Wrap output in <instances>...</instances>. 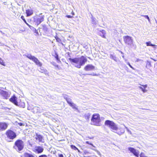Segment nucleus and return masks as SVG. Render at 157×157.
Listing matches in <instances>:
<instances>
[{
  "mask_svg": "<svg viewBox=\"0 0 157 157\" xmlns=\"http://www.w3.org/2000/svg\"><path fill=\"white\" fill-rule=\"evenodd\" d=\"M44 150L43 147L40 146H37L35 147L34 151L37 154H40L42 153Z\"/></svg>",
  "mask_w": 157,
  "mask_h": 157,
  "instance_id": "obj_14",
  "label": "nucleus"
},
{
  "mask_svg": "<svg viewBox=\"0 0 157 157\" xmlns=\"http://www.w3.org/2000/svg\"><path fill=\"white\" fill-rule=\"evenodd\" d=\"M0 64L3 66H5V64L4 62L1 58H0Z\"/></svg>",
  "mask_w": 157,
  "mask_h": 157,
  "instance_id": "obj_25",
  "label": "nucleus"
},
{
  "mask_svg": "<svg viewBox=\"0 0 157 157\" xmlns=\"http://www.w3.org/2000/svg\"><path fill=\"white\" fill-rule=\"evenodd\" d=\"M24 146L23 141L21 140L18 139L15 141L13 148L18 151H21L23 149Z\"/></svg>",
  "mask_w": 157,
  "mask_h": 157,
  "instance_id": "obj_3",
  "label": "nucleus"
},
{
  "mask_svg": "<svg viewBox=\"0 0 157 157\" xmlns=\"http://www.w3.org/2000/svg\"><path fill=\"white\" fill-rule=\"evenodd\" d=\"M0 95L5 99H8L10 96L8 92L1 90H0Z\"/></svg>",
  "mask_w": 157,
  "mask_h": 157,
  "instance_id": "obj_9",
  "label": "nucleus"
},
{
  "mask_svg": "<svg viewBox=\"0 0 157 157\" xmlns=\"http://www.w3.org/2000/svg\"><path fill=\"white\" fill-rule=\"evenodd\" d=\"M55 39L56 41L58 42H60L61 41V40L57 36H56Z\"/></svg>",
  "mask_w": 157,
  "mask_h": 157,
  "instance_id": "obj_27",
  "label": "nucleus"
},
{
  "mask_svg": "<svg viewBox=\"0 0 157 157\" xmlns=\"http://www.w3.org/2000/svg\"><path fill=\"white\" fill-rule=\"evenodd\" d=\"M55 67H57V68H59V66H58V65H55Z\"/></svg>",
  "mask_w": 157,
  "mask_h": 157,
  "instance_id": "obj_40",
  "label": "nucleus"
},
{
  "mask_svg": "<svg viewBox=\"0 0 157 157\" xmlns=\"http://www.w3.org/2000/svg\"><path fill=\"white\" fill-rule=\"evenodd\" d=\"M146 44L147 46H151L153 47L154 48H156V46L155 44H152L151 43V42H150V41H148L147 42H146Z\"/></svg>",
  "mask_w": 157,
  "mask_h": 157,
  "instance_id": "obj_22",
  "label": "nucleus"
},
{
  "mask_svg": "<svg viewBox=\"0 0 157 157\" xmlns=\"http://www.w3.org/2000/svg\"><path fill=\"white\" fill-rule=\"evenodd\" d=\"M84 69L86 71H92L95 69V67L91 64H87L84 67Z\"/></svg>",
  "mask_w": 157,
  "mask_h": 157,
  "instance_id": "obj_13",
  "label": "nucleus"
},
{
  "mask_svg": "<svg viewBox=\"0 0 157 157\" xmlns=\"http://www.w3.org/2000/svg\"><path fill=\"white\" fill-rule=\"evenodd\" d=\"M39 157H48V156L47 155L43 154L39 156Z\"/></svg>",
  "mask_w": 157,
  "mask_h": 157,
  "instance_id": "obj_32",
  "label": "nucleus"
},
{
  "mask_svg": "<svg viewBox=\"0 0 157 157\" xmlns=\"http://www.w3.org/2000/svg\"><path fill=\"white\" fill-rule=\"evenodd\" d=\"M152 59L153 60H154L155 61H157V60L156 59Z\"/></svg>",
  "mask_w": 157,
  "mask_h": 157,
  "instance_id": "obj_39",
  "label": "nucleus"
},
{
  "mask_svg": "<svg viewBox=\"0 0 157 157\" xmlns=\"http://www.w3.org/2000/svg\"><path fill=\"white\" fill-rule=\"evenodd\" d=\"M64 98L66 100L67 103L73 109L76 110L78 108L76 107V105L72 102L71 99L65 96L64 97Z\"/></svg>",
  "mask_w": 157,
  "mask_h": 157,
  "instance_id": "obj_8",
  "label": "nucleus"
},
{
  "mask_svg": "<svg viewBox=\"0 0 157 157\" xmlns=\"http://www.w3.org/2000/svg\"><path fill=\"white\" fill-rule=\"evenodd\" d=\"M114 123L113 121L108 120L105 121V125L108 126L110 128Z\"/></svg>",
  "mask_w": 157,
  "mask_h": 157,
  "instance_id": "obj_16",
  "label": "nucleus"
},
{
  "mask_svg": "<svg viewBox=\"0 0 157 157\" xmlns=\"http://www.w3.org/2000/svg\"><path fill=\"white\" fill-rule=\"evenodd\" d=\"M25 56L29 59L32 60L37 66L40 67L42 66V63L39 61L38 59L34 56H32L31 54H28L26 55Z\"/></svg>",
  "mask_w": 157,
  "mask_h": 157,
  "instance_id": "obj_6",
  "label": "nucleus"
},
{
  "mask_svg": "<svg viewBox=\"0 0 157 157\" xmlns=\"http://www.w3.org/2000/svg\"><path fill=\"white\" fill-rule=\"evenodd\" d=\"M140 157H148L146 156L144 153L141 152L140 154Z\"/></svg>",
  "mask_w": 157,
  "mask_h": 157,
  "instance_id": "obj_28",
  "label": "nucleus"
},
{
  "mask_svg": "<svg viewBox=\"0 0 157 157\" xmlns=\"http://www.w3.org/2000/svg\"><path fill=\"white\" fill-rule=\"evenodd\" d=\"M86 144H90V145H91L92 147H95V146H94V145H93V144H92L90 142H89V141H86Z\"/></svg>",
  "mask_w": 157,
  "mask_h": 157,
  "instance_id": "obj_29",
  "label": "nucleus"
},
{
  "mask_svg": "<svg viewBox=\"0 0 157 157\" xmlns=\"http://www.w3.org/2000/svg\"><path fill=\"white\" fill-rule=\"evenodd\" d=\"M100 36L103 38H106L105 36L106 34L105 31L104 30H102L100 31Z\"/></svg>",
  "mask_w": 157,
  "mask_h": 157,
  "instance_id": "obj_20",
  "label": "nucleus"
},
{
  "mask_svg": "<svg viewBox=\"0 0 157 157\" xmlns=\"http://www.w3.org/2000/svg\"><path fill=\"white\" fill-rule=\"evenodd\" d=\"M70 147L72 149H73L75 150H76L77 149H78V148L75 145H71Z\"/></svg>",
  "mask_w": 157,
  "mask_h": 157,
  "instance_id": "obj_26",
  "label": "nucleus"
},
{
  "mask_svg": "<svg viewBox=\"0 0 157 157\" xmlns=\"http://www.w3.org/2000/svg\"><path fill=\"white\" fill-rule=\"evenodd\" d=\"M69 59L71 63H75V67L78 68H80L87 61L86 57L83 56H82L80 57H76L73 59L70 58Z\"/></svg>",
  "mask_w": 157,
  "mask_h": 157,
  "instance_id": "obj_1",
  "label": "nucleus"
},
{
  "mask_svg": "<svg viewBox=\"0 0 157 157\" xmlns=\"http://www.w3.org/2000/svg\"><path fill=\"white\" fill-rule=\"evenodd\" d=\"M33 11L32 10L27 9L26 10V16L29 17L33 14Z\"/></svg>",
  "mask_w": 157,
  "mask_h": 157,
  "instance_id": "obj_17",
  "label": "nucleus"
},
{
  "mask_svg": "<svg viewBox=\"0 0 157 157\" xmlns=\"http://www.w3.org/2000/svg\"><path fill=\"white\" fill-rule=\"evenodd\" d=\"M8 124L5 122H0V131L6 130L8 128Z\"/></svg>",
  "mask_w": 157,
  "mask_h": 157,
  "instance_id": "obj_11",
  "label": "nucleus"
},
{
  "mask_svg": "<svg viewBox=\"0 0 157 157\" xmlns=\"http://www.w3.org/2000/svg\"><path fill=\"white\" fill-rule=\"evenodd\" d=\"M142 86H139V88L144 93L147 91V90H146V88L147 87V85L146 84L145 85H141Z\"/></svg>",
  "mask_w": 157,
  "mask_h": 157,
  "instance_id": "obj_18",
  "label": "nucleus"
},
{
  "mask_svg": "<svg viewBox=\"0 0 157 157\" xmlns=\"http://www.w3.org/2000/svg\"><path fill=\"white\" fill-rule=\"evenodd\" d=\"M35 139L36 140H38L39 142H43V141L44 140L43 136L42 135L38 134L37 133H36Z\"/></svg>",
  "mask_w": 157,
  "mask_h": 157,
  "instance_id": "obj_15",
  "label": "nucleus"
},
{
  "mask_svg": "<svg viewBox=\"0 0 157 157\" xmlns=\"http://www.w3.org/2000/svg\"><path fill=\"white\" fill-rule=\"evenodd\" d=\"M110 128L113 131H117L118 129V128L115 123L110 127Z\"/></svg>",
  "mask_w": 157,
  "mask_h": 157,
  "instance_id": "obj_19",
  "label": "nucleus"
},
{
  "mask_svg": "<svg viewBox=\"0 0 157 157\" xmlns=\"http://www.w3.org/2000/svg\"><path fill=\"white\" fill-rule=\"evenodd\" d=\"M110 58L112 59H114V60H116V58L115 56H113V55H111L110 56Z\"/></svg>",
  "mask_w": 157,
  "mask_h": 157,
  "instance_id": "obj_30",
  "label": "nucleus"
},
{
  "mask_svg": "<svg viewBox=\"0 0 157 157\" xmlns=\"http://www.w3.org/2000/svg\"><path fill=\"white\" fill-rule=\"evenodd\" d=\"M23 157H34V156L31 154L26 152L24 154Z\"/></svg>",
  "mask_w": 157,
  "mask_h": 157,
  "instance_id": "obj_21",
  "label": "nucleus"
},
{
  "mask_svg": "<svg viewBox=\"0 0 157 157\" xmlns=\"http://www.w3.org/2000/svg\"><path fill=\"white\" fill-rule=\"evenodd\" d=\"M18 124L20 126H22V125H24V124L22 123H18Z\"/></svg>",
  "mask_w": 157,
  "mask_h": 157,
  "instance_id": "obj_37",
  "label": "nucleus"
},
{
  "mask_svg": "<svg viewBox=\"0 0 157 157\" xmlns=\"http://www.w3.org/2000/svg\"><path fill=\"white\" fill-rule=\"evenodd\" d=\"M71 14H72L73 15H74L75 14H74V13L73 12V11H72V12H71Z\"/></svg>",
  "mask_w": 157,
  "mask_h": 157,
  "instance_id": "obj_38",
  "label": "nucleus"
},
{
  "mask_svg": "<svg viewBox=\"0 0 157 157\" xmlns=\"http://www.w3.org/2000/svg\"><path fill=\"white\" fill-rule=\"evenodd\" d=\"M10 101L14 104L15 105L17 106H22L23 107L25 106V104L23 103V104H21L20 102H18L17 101V98L15 95H13L11 98L9 99Z\"/></svg>",
  "mask_w": 157,
  "mask_h": 157,
  "instance_id": "obj_7",
  "label": "nucleus"
},
{
  "mask_svg": "<svg viewBox=\"0 0 157 157\" xmlns=\"http://www.w3.org/2000/svg\"><path fill=\"white\" fill-rule=\"evenodd\" d=\"M125 44L131 47L134 46L133 39L132 37L129 36H125L123 37Z\"/></svg>",
  "mask_w": 157,
  "mask_h": 157,
  "instance_id": "obj_4",
  "label": "nucleus"
},
{
  "mask_svg": "<svg viewBox=\"0 0 157 157\" xmlns=\"http://www.w3.org/2000/svg\"><path fill=\"white\" fill-rule=\"evenodd\" d=\"M58 156L59 157H63V156L62 154H58Z\"/></svg>",
  "mask_w": 157,
  "mask_h": 157,
  "instance_id": "obj_36",
  "label": "nucleus"
},
{
  "mask_svg": "<svg viewBox=\"0 0 157 157\" xmlns=\"http://www.w3.org/2000/svg\"><path fill=\"white\" fill-rule=\"evenodd\" d=\"M87 117V118H89V117H90V115L88 116Z\"/></svg>",
  "mask_w": 157,
  "mask_h": 157,
  "instance_id": "obj_42",
  "label": "nucleus"
},
{
  "mask_svg": "<svg viewBox=\"0 0 157 157\" xmlns=\"http://www.w3.org/2000/svg\"><path fill=\"white\" fill-rule=\"evenodd\" d=\"M127 64L133 70H134V68L130 65L129 63H128Z\"/></svg>",
  "mask_w": 157,
  "mask_h": 157,
  "instance_id": "obj_34",
  "label": "nucleus"
},
{
  "mask_svg": "<svg viewBox=\"0 0 157 157\" xmlns=\"http://www.w3.org/2000/svg\"><path fill=\"white\" fill-rule=\"evenodd\" d=\"M142 16L144 17L145 18L147 19L149 21H150L148 15H142Z\"/></svg>",
  "mask_w": 157,
  "mask_h": 157,
  "instance_id": "obj_31",
  "label": "nucleus"
},
{
  "mask_svg": "<svg viewBox=\"0 0 157 157\" xmlns=\"http://www.w3.org/2000/svg\"><path fill=\"white\" fill-rule=\"evenodd\" d=\"M5 134L8 139L10 140H13L17 137L16 133L10 129H8L6 132Z\"/></svg>",
  "mask_w": 157,
  "mask_h": 157,
  "instance_id": "obj_5",
  "label": "nucleus"
},
{
  "mask_svg": "<svg viewBox=\"0 0 157 157\" xmlns=\"http://www.w3.org/2000/svg\"><path fill=\"white\" fill-rule=\"evenodd\" d=\"M52 56H53L58 61L60 62V60L59 59V58L58 55L56 52H55L54 53V55L52 54Z\"/></svg>",
  "mask_w": 157,
  "mask_h": 157,
  "instance_id": "obj_23",
  "label": "nucleus"
},
{
  "mask_svg": "<svg viewBox=\"0 0 157 157\" xmlns=\"http://www.w3.org/2000/svg\"><path fill=\"white\" fill-rule=\"evenodd\" d=\"M44 15L39 16L38 17L34 20L37 25L40 24V23L44 21Z\"/></svg>",
  "mask_w": 157,
  "mask_h": 157,
  "instance_id": "obj_10",
  "label": "nucleus"
},
{
  "mask_svg": "<svg viewBox=\"0 0 157 157\" xmlns=\"http://www.w3.org/2000/svg\"><path fill=\"white\" fill-rule=\"evenodd\" d=\"M129 151L131 152L132 153L133 155L136 157H139V152L137 151L136 149L134 148L130 147L128 148Z\"/></svg>",
  "mask_w": 157,
  "mask_h": 157,
  "instance_id": "obj_12",
  "label": "nucleus"
},
{
  "mask_svg": "<svg viewBox=\"0 0 157 157\" xmlns=\"http://www.w3.org/2000/svg\"><path fill=\"white\" fill-rule=\"evenodd\" d=\"M101 119L100 116L98 113L94 114L91 119L92 124L94 125L99 126L101 125Z\"/></svg>",
  "mask_w": 157,
  "mask_h": 157,
  "instance_id": "obj_2",
  "label": "nucleus"
},
{
  "mask_svg": "<svg viewBox=\"0 0 157 157\" xmlns=\"http://www.w3.org/2000/svg\"><path fill=\"white\" fill-rule=\"evenodd\" d=\"M47 70H46V69H43V70H42L41 72L45 73H47Z\"/></svg>",
  "mask_w": 157,
  "mask_h": 157,
  "instance_id": "obj_35",
  "label": "nucleus"
},
{
  "mask_svg": "<svg viewBox=\"0 0 157 157\" xmlns=\"http://www.w3.org/2000/svg\"><path fill=\"white\" fill-rule=\"evenodd\" d=\"M66 17L68 18H72L73 17V16H71L70 15H67Z\"/></svg>",
  "mask_w": 157,
  "mask_h": 157,
  "instance_id": "obj_33",
  "label": "nucleus"
},
{
  "mask_svg": "<svg viewBox=\"0 0 157 157\" xmlns=\"http://www.w3.org/2000/svg\"><path fill=\"white\" fill-rule=\"evenodd\" d=\"M21 18L24 21L25 23L26 24V25L29 26V27L30 28H31V26L29 24L26 22L25 20V17L23 16H21Z\"/></svg>",
  "mask_w": 157,
  "mask_h": 157,
  "instance_id": "obj_24",
  "label": "nucleus"
},
{
  "mask_svg": "<svg viewBox=\"0 0 157 157\" xmlns=\"http://www.w3.org/2000/svg\"><path fill=\"white\" fill-rule=\"evenodd\" d=\"M76 150H77L78 152H79V153L80 152V150L78 148V149H77Z\"/></svg>",
  "mask_w": 157,
  "mask_h": 157,
  "instance_id": "obj_41",
  "label": "nucleus"
},
{
  "mask_svg": "<svg viewBox=\"0 0 157 157\" xmlns=\"http://www.w3.org/2000/svg\"><path fill=\"white\" fill-rule=\"evenodd\" d=\"M93 138L92 137V138H89L90 139H92Z\"/></svg>",
  "mask_w": 157,
  "mask_h": 157,
  "instance_id": "obj_43",
  "label": "nucleus"
},
{
  "mask_svg": "<svg viewBox=\"0 0 157 157\" xmlns=\"http://www.w3.org/2000/svg\"><path fill=\"white\" fill-rule=\"evenodd\" d=\"M156 57H157V55L156 56Z\"/></svg>",
  "mask_w": 157,
  "mask_h": 157,
  "instance_id": "obj_44",
  "label": "nucleus"
}]
</instances>
